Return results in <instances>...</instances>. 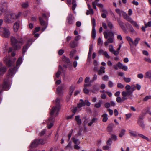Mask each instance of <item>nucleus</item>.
<instances>
[{
  "label": "nucleus",
  "mask_w": 151,
  "mask_h": 151,
  "mask_svg": "<svg viewBox=\"0 0 151 151\" xmlns=\"http://www.w3.org/2000/svg\"><path fill=\"white\" fill-rule=\"evenodd\" d=\"M60 99L58 97L55 101L56 106L53 107L51 111L50 115L51 116L49 119L47 123L48 127L49 129H50L53 125L54 119L53 115L55 113H56V115H58V112L60 108Z\"/></svg>",
  "instance_id": "nucleus-1"
},
{
  "label": "nucleus",
  "mask_w": 151,
  "mask_h": 151,
  "mask_svg": "<svg viewBox=\"0 0 151 151\" xmlns=\"http://www.w3.org/2000/svg\"><path fill=\"white\" fill-rule=\"evenodd\" d=\"M10 40L11 44L15 50L20 49L24 43L23 40L21 37L11 36Z\"/></svg>",
  "instance_id": "nucleus-2"
},
{
  "label": "nucleus",
  "mask_w": 151,
  "mask_h": 151,
  "mask_svg": "<svg viewBox=\"0 0 151 151\" xmlns=\"http://www.w3.org/2000/svg\"><path fill=\"white\" fill-rule=\"evenodd\" d=\"M21 15V13H19L17 14L15 13H11L6 14L4 17V20L7 23H11L13 22L15 19L19 17Z\"/></svg>",
  "instance_id": "nucleus-3"
},
{
  "label": "nucleus",
  "mask_w": 151,
  "mask_h": 151,
  "mask_svg": "<svg viewBox=\"0 0 151 151\" xmlns=\"http://www.w3.org/2000/svg\"><path fill=\"white\" fill-rule=\"evenodd\" d=\"M94 77H93V78L90 80V78L88 77H86L84 80L85 84L84 85V88L83 89L84 93L85 94H88L89 93L88 90L86 88V87H89L91 86L92 83H93L94 82Z\"/></svg>",
  "instance_id": "nucleus-4"
},
{
  "label": "nucleus",
  "mask_w": 151,
  "mask_h": 151,
  "mask_svg": "<svg viewBox=\"0 0 151 151\" xmlns=\"http://www.w3.org/2000/svg\"><path fill=\"white\" fill-rule=\"evenodd\" d=\"M126 38L130 46H132V45L136 46L140 40L139 38L137 37L134 41L129 36L126 37Z\"/></svg>",
  "instance_id": "nucleus-5"
},
{
  "label": "nucleus",
  "mask_w": 151,
  "mask_h": 151,
  "mask_svg": "<svg viewBox=\"0 0 151 151\" xmlns=\"http://www.w3.org/2000/svg\"><path fill=\"white\" fill-rule=\"evenodd\" d=\"M3 61L4 63L9 66L12 65L14 63V62L10 60L9 56L5 57L3 59Z\"/></svg>",
  "instance_id": "nucleus-6"
},
{
  "label": "nucleus",
  "mask_w": 151,
  "mask_h": 151,
  "mask_svg": "<svg viewBox=\"0 0 151 151\" xmlns=\"http://www.w3.org/2000/svg\"><path fill=\"white\" fill-rule=\"evenodd\" d=\"M32 43V40L29 39L28 40L27 43L23 46L22 49L23 54H24L26 52L27 49L29 47Z\"/></svg>",
  "instance_id": "nucleus-7"
},
{
  "label": "nucleus",
  "mask_w": 151,
  "mask_h": 151,
  "mask_svg": "<svg viewBox=\"0 0 151 151\" xmlns=\"http://www.w3.org/2000/svg\"><path fill=\"white\" fill-rule=\"evenodd\" d=\"M39 19L41 25L42 26H44V27L41 29V30L43 32L47 28L48 24L44 21L41 17H40Z\"/></svg>",
  "instance_id": "nucleus-8"
},
{
  "label": "nucleus",
  "mask_w": 151,
  "mask_h": 151,
  "mask_svg": "<svg viewBox=\"0 0 151 151\" xmlns=\"http://www.w3.org/2000/svg\"><path fill=\"white\" fill-rule=\"evenodd\" d=\"M3 30L2 33H3V36L5 37H8L10 35V32L9 31V29L4 28L0 29L1 30Z\"/></svg>",
  "instance_id": "nucleus-9"
},
{
  "label": "nucleus",
  "mask_w": 151,
  "mask_h": 151,
  "mask_svg": "<svg viewBox=\"0 0 151 151\" xmlns=\"http://www.w3.org/2000/svg\"><path fill=\"white\" fill-rule=\"evenodd\" d=\"M117 21L119 25L122 29L124 32H126L127 31V30L124 26V23L119 18L117 19Z\"/></svg>",
  "instance_id": "nucleus-10"
},
{
  "label": "nucleus",
  "mask_w": 151,
  "mask_h": 151,
  "mask_svg": "<svg viewBox=\"0 0 151 151\" xmlns=\"http://www.w3.org/2000/svg\"><path fill=\"white\" fill-rule=\"evenodd\" d=\"M7 70V68L3 65L1 63H0V75H3Z\"/></svg>",
  "instance_id": "nucleus-11"
},
{
  "label": "nucleus",
  "mask_w": 151,
  "mask_h": 151,
  "mask_svg": "<svg viewBox=\"0 0 151 151\" xmlns=\"http://www.w3.org/2000/svg\"><path fill=\"white\" fill-rule=\"evenodd\" d=\"M2 88L4 90H8L10 88L9 84L8 81H4L2 86Z\"/></svg>",
  "instance_id": "nucleus-12"
},
{
  "label": "nucleus",
  "mask_w": 151,
  "mask_h": 151,
  "mask_svg": "<svg viewBox=\"0 0 151 151\" xmlns=\"http://www.w3.org/2000/svg\"><path fill=\"white\" fill-rule=\"evenodd\" d=\"M104 35L105 38L107 39L108 36L110 37H114V33L112 31H109L107 32L105 31L104 32Z\"/></svg>",
  "instance_id": "nucleus-13"
},
{
  "label": "nucleus",
  "mask_w": 151,
  "mask_h": 151,
  "mask_svg": "<svg viewBox=\"0 0 151 151\" xmlns=\"http://www.w3.org/2000/svg\"><path fill=\"white\" fill-rule=\"evenodd\" d=\"M74 18L71 14H69L67 18V22L70 24H71L74 22Z\"/></svg>",
  "instance_id": "nucleus-14"
},
{
  "label": "nucleus",
  "mask_w": 151,
  "mask_h": 151,
  "mask_svg": "<svg viewBox=\"0 0 151 151\" xmlns=\"http://www.w3.org/2000/svg\"><path fill=\"white\" fill-rule=\"evenodd\" d=\"M15 67H14L13 68L11 67L9 70V76H12L15 74Z\"/></svg>",
  "instance_id": "nucleus-15"
},
{
  "label": "nucleus",
  "mask_w": 151,
  "mask_h": 151,
  "mask_svg": "<svg viewBox=\"0 0 151 151\" xmlns=\"http://www.w3.org/2000/svg\"><path fill=\"white\" fill-rule=\"evenodd\" d=\"M39 145V141L38 139L34 140L30 144V147L32 148H35L37 147Z\"/></svg>",
  "instance_id": "nucleus-16"
},
{
  "label": "nucleus",
  "mask_w": 151,
  "mask_h": 151,
  "mask_svg": "<svg viewBox=\"0 0 151 151\" xmlns=\"http://www.w3.org/2000/svg\"><path fill=\"white\" fill-rule=\"evenodd\" d=\"M19 22L17 21L14 24V32H17L19 28Z\"/></svg>",
  "instance_id": "nucleus-17"
},
{
  "label": "nucleus",
  "mask_w": 151,
  "mask_h": 151,
  "mask_svg": "<svg viewBox=\"0 0 151 151\" xmlns=\"http://www.w3.org/2000/svg\"><path fill=\"white\" fill-rule=\"evenodd\" d=\"M115 11L116 13L119 15L120 16H121L122 15L124 17V15L126 13V12H124L122 10H120L119 9H116Z\"/></svg>",
  "instance_id": "nucleus-18"
},
{
  "label": "nucleus",
  "mask_w": 151,
  "mask_h": 151,
  "mask_svg": "<svg viewBox=\"0 0 151 151\" xmlns=\"http://www.w3.org/2000/svg\"><path fill=\"white\" fill-rule=\"evenodd\" d=\"M128 131L131 136H133L134 137H137L138 135L136 132L130 129Z\"/></svg>",
  "instance_id": "nucleus-19"
},
{
  "label": "nucleus",
  "mask_w": 151,
  "mask_h": 151,
  "mask_svg": "<svg viewBox=\"0 0 151 151\" xmlns=\"http://www.w3.org/2000/svg\"><path fill=\"white\" fill-rule=\"evenodd\" d=\"M89 10L87 11L86 14L87 15L89 14H93L94 13L93 10L91 8L90 5L88 4Z\"/></svg>",
  "instance_id": "nucleus-20"
},
{
  "label": "nucleus",
  "mask_w": 151,
  "mask_h": 151,
  "mask_svg": "<svg viewBox=\"0 0 151 151\" xmlns=\"http://www.w3.org/2000/svg\"><path fill=\"white\" fill-rule=\"evenodd\" d=\"M132 92L130 91H123L122 93V96H129L132 94Z\"/></svg>",
  "instance_id": "nucleus-21"
},
{
  "label": "nucleus",
  "mask_w": 151,
  "mask_h": 151,
  "mask_svg": "<svg viewBox=\"0 0 151 151\" xmlns=\"http://www.w3.org/2000/svg\"><path fill=\"white\" fill-rule=\"evenodd\" d=\"M145 77L150 79L151 78V70H148L145 72Z\"/></svg>",
  "instance_id": "nucleus-22"
},
{
  "label": "nucleus",
  "mask_w": 151,
  "mask_h": 151,
  "mask_svg": "<svg viewBox=\"0 0 151 151\" xmlns=\"http://www.w3.org/2000/svg\"><path fill=\"white\" fill-rule=\"evenodd\" d=\"M124 18L128 21L129 22L131 23L133 21V20L131 18L128 16L127 14L126 13L123 17Z\"/></svg>",
  "instance_id": "nucleus-23"
},
{
  "label": "nucleus",
  "mask_w": 151,
  "mask_h": 151,
  "mask_svg": "<svg viewBox=\"0 0 151 151\" xmlns=\"http://www.w3.org/2000/svg\"><path fill=\"white\" fill-rule=\"evenodd\" d=\"M137 123L143 129H144L145 128V125L144 124L143 121L140 120H138Z\"/></svg>",
  "instance_id": "nucleus-24"
},
{
  "label": "nucleus",
  "mask_w": 151,
  "mask_h": 151,
  "mask_svg": "<svg viewBox=\"0 0 151 151\" xmlns=\"http://www.w3.org/2000/svg\"><path fill=\"white\" fill-rule=\"evenodd\" d=\"M92 37L93 38H94V19L93 18L92 19Z\"/></svg>",
  "instance_id": "nucleus-25"
},
{
  "label": "nucleus",
  "mask_w": 151,
  "mask_h": 151,
  "mask_svg": "<svg viewBox=\"0 0 151 151\" xmlns=\"http://www.w3.org/2000/svg\"><path fill=\"white\" fill-rule=\"evenodd\" d=\"M64 87V85L63 84H61L60 86L57 89V93H61Z\"/></svg>",
  "instance_id": "nucleus-26"
},
{
  "label": "nucleus",
  "mask_w": 151,
  "mask_h": 151,
  "mask_svg": "<svg viewBox=\"0 0 151 151\" xmlns=\"http://www.w3.org/2000/svg\"><path fill=\"white\" fill-rule=\"evenodd\" d=\"M105 68L104 67L101 66L100 68V70L98 71V74L99 75H101L105 72Z\"/></svg>",
  "instance_id": "nucleus-27"
},
{
  "label": "nucleus",
  "mask_w": 151,
  "mask_h": 151,
  "mask_svg": "<svg viewBox=\"0 0 151 151\" xmlns=\"http://www.w3.org/2000/svg\"><path fill=\"white\" fill-rule=\"evenodd\" d=\"M75 119L77 122V124L79 125H80L81 124V121L80 119L79 116H76L75 117Z\"/></svg>",
  "instance_id": "nucleus-28"
},
{
  "label": "nucleus",
  "mask_w": 151,
  "mask_h": 151,
  "mask_svg": "<svg viewBox=\"0 0 151 151\" xmlns=\"http://www.w3.org/2000/svg\"><path fill=\"white\" fill-rule=\"evenodd\" d=\"M102 11L103 13L101 14V16L102 18H105L106 17V14H108V12L105 9H103Z\"/></svg>",
  "instance_id": "nucleus-29"
},
{
  "label": "nucleus",
  "mask_w": 151,
  "mask_h": 151,
  "mask_svg": "<svg viewBox=\"0 0 151 151\" xmlns=\"http://www.w3.org/2000/svg\"><path fill=\"white\" fill-rule=\"evenodd\" d=\"M80 101H81V102L79 103L77 106L78 107L80 108L83 106H85V104L82 99H81Z\"/></svg>",
  "instance_id": "nucleus-30"
},
{
  "label": "nucleus",
  "mask_w": 151,
  "mask_h": 151,
  "mask_svg": "<svg viewBox=\"0 0 151 151\" xmlns=\"http://www.w3.org/2000/svg\"><path fill=\"white\" fill-rule=\"evenodd\" d=\"M107 116L108 115L106 113L103 114L102 115V117H103L102 121L103 122H105L107 121L108 119Z\"/></svg>",
  "instance_id": "nucleus-31"
},
{
  "label": "nucleus",
  "mask_w": 151,
  "mask_h": 151,
  "mask_svg": "<svg viewBox=\"0 0 151 151\" xmlns=\"http://www.w3.org/2000/svg\"><path fill=\"white\" fill-rule=\"evenodd\" d=\"M72 139L75 145H79L80 144V142L78 139H76L75 137H73Z\"/></svg>",
  "instance_id": "nucleus-32"
},
{
  "label": "nucleus",
  "mask_w": 151,
  "mask_h": 151,
  "mask_svg": "<svg viewBox=\"0 0 151 151\" xmlns=\"http://www.w3.org/2000/svg\"><path fill=\"white\" fill-rule=\"evenodd\" d=\"M76 2V0H72V4H73V6H72V9L73 11L75 10L77 6Z\"/></svg>",
  "instance_id": "nucleus-33"
},
{
  "label": "nucleus",
  "mask_w": 151,
  "mask_h": 151,
  "mask_svg": "<svg viewBox=\"0 0 151 151\" xmlns=\"http://www.w3.org/2000/svg\"><path fill=\"white\" fill-rule=\"evenodd\" d=\"M92 50V45H91L90 46L89 49V52L88 54V59L90 58L91 56V52Z\"/></svg>",
  "instance_id": "nucleus-34"
},
{
  "label": "nucleus",
  "mask_w": 151,
  "mask_h": 151,
  "mask_svg": "<svg viewBox=\"0 0 151 151\" xmlns=\"http://www.w3.org/2000/svg\"><path fill=\"white\" fill-rule=\"evenodd\" d=\"M62 60L63 61L67 63H70V62L69 58L65 56L63 57Z\"/></svg>",
  "instance_id": "nucleus-35"
},
{
  "label": "nucleus",
  "mask_w": 151,
  "mask_h": 151,
  "mask_svg": "<svg viewBox=\"0 0 151 151\" xmlns=\"http://www.w3.org/2000/svg\"><path fill=\"white\" fill-rule=\"evenodd\" d=\"M131 23L132 24L134 27H136L138 29H139V27L136 22L133 20Z\"/></svg>",
  "instance_id": "nucleus-36"
},
{
  "label": "nucleus",
  "mask_w": 151,
  "mask_h": 151,
  "mask_svg": "<svg viewBox=\"0 0 151 151\" xmlns=\"http://www.w3.org/2000/svg\"><path fill=\"white\" fill-rule=\"evenodd\" d=\"M22 63V58L21 57H19L16 63V65L17 67L19 66Z\"/></svg>",
  "instance_id": "nucleus-37"
},
{
  "label": "nucleus",
  "mask_w": 151,
  "mask_h": 151,
  "mask_svg": "<svg viewBox=\"0 0 151 151\" xmlns=\"http://www.w3.org/2000/svg\"><path fill=\"white\" fill-rule=\"evenodd\" d=\"M138 136L139 137H140L144 139H145L148 141H150V139H149L147 137L144 136L143 134H138Z\"/></svg>",
  "instance_id": "nucleus-38"
},
{
  "label": "nucleus",
  "mask_w": 151,
  "mask_h": 151,
  "mask_svg": "<svg viewBox=\"0 0 151 151\" xmlns=\"http://www.w3.org/2000/svg\"><path fill=\"white\" fill-rule=\"evenodd\" d=\"M77 45L76 43L74 41H72L70 43V46L72 48L75 47Z\"/></svg>",
  "instance_id": "nucleus-39"
},
{
  "label": "nucleus",
  "mask_w": 151,
  "mask_h": 151,
  "mask_svg": "<svg viewBox=\"0 0 151 151\" xmlns=\"http://www.w3.org/2000/svg\"><path fill=\"white\" fill-rule=\"evenodd\" d=\"M126 132V130L124 129H122L119 134V137H121L125 134V133Z\"/></svg>",
  "instance_id": "nucleus-40"
},
{
  "label": "nucleus",
  "mask_w": 151,
  "mask_h": 151,
  "mask_svg": "<svg viewBox=\"0 0 151 151\" xmlns=\"http://www.w3.org/2000/svg\"><path fill=\"white\" fill-rule=\"evenodd\" d=\"M102 103L101 100H99V101L95 104V107L99 108L101 106V104Z\"/></svg>",
  "instance_id": "nucleus-41"
},
{
  "label": "nucleus",
  "mask_w": 151,
  "mask_h": 151,
  "mask_svg": "<svg viewBox=\"0 0 151 151\" xmlns=\"http://www.w3.org/2000/svg\"><path fill=\"white\" fill-rule=\"evenodd\" d=\"M108 27L111 29H112L114 28V26L111 22H108L107 23Z\"/></svg>",
  "instance_id": "nucleus-42"
},
{
  "label": "nucleus",
  "mask_w": 151,
  "mask_h": 151,
  "mask_svg": "<svg viewBox=\"0 0 151 151\" xmlns=\"http://www.w3.org/2000/svg\"><path fill=\"white\" fill-rule=\"evenodd\" d=\"M22 6L23 8H27L29 6L28 3L27 2H25L23 3L22 4Z\"/></svg>",
  "instance_id": "nucleus-43"
},
{
  "label": "nucleus",
  "mask_w": 151,
  "mask_h": 151,
  "mask_svg": "<svg viewBox=\"0 0 151 151\" xmlns=\"http://www.w3.org/2000/svg\"><path fill=\"white\" fill-rule=\"evenodd\" d=\"M136 89V86L135 85L133 84L131 86V90L130 91H131L132 92V94L133 91H135Z\"/></svg>",
  "instance_id": "nucleus-44"
},
{
  "label": "nucleus",
  "mask_w": 151,
  "mask_h": 151,
  "mask_svg": "<svg viewBox=\"0 0 151 151\" xmlns=\"http://www.w3.org/2000/svg\"><path fill=\"white\" fill-rule=\"evenodd\" d=\"M124 86L120 83H118L117 87L119 88L123 89L124 88Z\"/></svg>",
  "instance_id": "nucleus-45"
},
{
  "label": "nucleus",
  "mask_w": 151,
  "mask_h": 151,
  "mask_svg": "<svg viewBox=\"0 0 151 151\" xmlns=\"http://www.w3.org/2000/svg\"><path fill=\"white\" fill-rule=\"evenodd\" d=\"M123 79L126 83H129L131 81V78H126L124 77H123Z\"/></svg>",
  "instance_id": "nucleus-46"
},
{
  "label": "nucleus",
  "mask_w": 151,
  "mask_h": 151,
  "mask_svg": "<svg viewBox=\"0 0 151 151\" xmlns=\"http://www.w3.org/2000/svg\"><path fill=\"white\" fill-rule=\"evenodd\" d=\"M114 37H110L108 39L107 41L110 43H112L114 42Z\"/></svg>",
  "instance_id": "nucleus-47"
},
{
  "label": "nucleus",
  "mask_w": 151,
  "mask_h": 151,
  "mask_svg": "<svg viewBox=\"0 0 151 151\" xmlns=\"http://www.w3.org/2000/svg\"><path fill=\"white\" fill-rule=\"evenodd\" d=\"M113 124L109 125L107 127V129L109 132H111L112 131Z\"/></svg>",
  "instance_id": "nucleus-48"
},
{
  "label": "nucleus",
  "mask_w": 151,
  "mask_h": 151,
  "mask_svg": "<svg viewBox=\"0 0 151 151\" xmlns=\"http://www.w3.org/2000/svg\"><path fill=\"white\" fill-rule=\"evenodd\" d=\"M116 100L119 103H121L123 101L122 98L120 97H117L116 99Z\"/></svg>",
  "instance_id": "nucleus-49"
},
{
  "label": "nucleus",
  "mask_w": 151,
  "mask_h": 151,
  "mask_svg": "<svg viewBox=\"0 0 151 151\" xmlns=\"http://www.w3.org/2000/svg\"><path fill=\"white\" fill-rule=\"evenodd\" d=\"M68 148H72V142H70L67 145V146L65 147V149H67Z\"/></svg>",
  "instance_id": "nucleus-50"
},
{
  "label": "nucleus",
  "mask_w": 151,
  "mask_h": 151,
  "mask_svg": "<svg viewBox=\"0 0 151 151\" xmlns=\"http://www.w3.org/2000/svg\"><path fill=\"white\" fill-rule=\"evenodd\" d=\"M145 25L146 26V27H151V21L147 23L145 22Z\"/></svg>",
  "instance_id": "nucleus-51"
},
{
  "label": "nucleus",
  "mask_w": 151,
  "mask_h": 151,
  "mask_svg": "<svg viewBox=\"0 0 151 151\" xmlns=\"http://www.w3.org/2000/svg\"><path fill=\"white\" fill-rule=\"evenodd\" d=\"M108 86L110 88H112L113 86L114 83L111 81H109L108 83Z\"/></svg>",
  "instance_id": "nucleus-52"
},
{
  "label": "nucleus",
  "mask_w": 151,
  "mask_h": 151,
  "mask_svg": "<svg viewBox=\"0 0 151 151\" xmlns=\"http://www.w3.org/2000/svg\"><path fill=\"white\" fill-rule=\"evenodd\" d=\"M61 72L60 70H58L56 73L55 77L56 78L59 77L60 75L61 74Z\"/></svg>",
  "instance_id": "nucleus-53"
},
{
  "label": "nucleus",
  "mask_w": 151,
  "mask_h": 151,
  "mask_svg": "<svg viewBox=\"0 0 151 151\" xmlns=\"http://www.w3.org/2000/svg\"><path fill=\"white\" fill-rule=\"evenodd\" d=\"M151 99V96L149 95L146 96L145 98H144L143 99V101H146L148 99Z\"/></svg>",
  "instance_id": "nucleus-54"
},
{
  "label": "nucleus",
  "mask_w": 151,
  "mask_h": 151,
  "mask_svg": "<svg viewBox=\"0 0 151 151\" xmlns=\"http://www.w3.org/2000/svg\"><path fill=\"white\" fill-rule=\"evenodd\" d=\"M123 65V64L120 62H119L117 64V66L120 69H122Z\"/></svg>",
  "instance_id": "nucleus-55"
},
{
  "label": "nucleus",
  "mask_w": 151,
  "mask_h": 151,
  "mask_svg": "<svg viewBox=\"0 0 151 151\" xmlns=\"http://www.w3.org/2000/svg\"><path fill=\"white\" fill-rule=\"evenodd\" d=\"M131 86L129 85H127L125 87V89L127 91H130L131 90Z\"/></svg>",
  "instance_id": "nucleus-56"
},
{
  "label": "nucleus",
  "mask_w": 151,
  "mask_h": 151,
  "mask_svg": "<svg viewBox=\"0 0 151 151\" xmlns=\"http://www.w3.org/2000/svg\"><path fill=\"white\" fill-rule=\"evenodd\" d=\"M144 60L145 61L151 64V59L150 58H144Z\"/></svg>",
  "instance_id": "nucleus-57"
},
{
  "label": "nucleus",
  "mask_w": 151,
  "mask_h": 151,
  "mask_svg": "<svg viewBox=\"0 0 151 151\" xmlns=\"http://www.w3.org/2000/svg\"><path fill=\"white\" fill-rule=\"evenodd\" d=\"M98 44L99 45H101L102 44V41L100 37L98 39Z\"/></svg>",
  "instance_id": "nucleus-58"
},
{
  "label": "nucleus",
  "mask_w": 151,
  "mask_h": 151,
  "mask_svg": "<svg viewBox=\"0 0 151 151\" xmlns=\"http://www.w3.org/2000/svg\"><path fill=\"white\" fill-rule=\"evenodd\" d=\"M111 137L113 140L116 141L117 140V137L115 135L112 134L111 136Z\"/></svg>",
  "instance_id": "nucleus-59"
},
{
  "label": "nucleus",
  "mask_w": 151,
  "mask_h": 151,
  "mask_svg": "<svg viewBox=\"0 0 151 151\" xmlns=\"http://www.w3.org/2000/svg\"><path fill=\"white\" fill-rule=\"evenodd\" d=\"M109 49L110 51L111 52H112L114 50L113 46L111 45L109 46Z\"/></svg>",
  "instance_id": "nucleus-60"
},
{
  "label": "nucleus",
  "mask_w": 151,
  "mask_h": 151,
  "mask_svg": "<svg viewBox=\"0 0 151 151\" xmlns=\"http://www.w3.org/2000/svg\"><path fill=\"white\" fill-rule=\"evenodd\" d=\"M75 53V51L73 50L70 53V58H72L73 55L74 53Z\"/></svg>",
  "instance_id": "nucleus-61"
},
{
  "label": "nucleus",
  "mask_w": 151,
  "mask_h": 151,
  "mask_svg": "<svg viewBox=\"0 0 151 151\" xmlns=\"http://www.w3.org/2000/svg\"><path fill=\"white\" fill-rule=\"evenodd\" d=\"M84 103L85 104V105L87 106H89L91 104V103L87 100H86Z\"/></svg>",
  "instance_id": "nucleus-62"
},
{
  "label": "nucleus",
  "mask_w": 151,
  "mask_h": 151,
  "mask_svg": "<svg viewBox=\"0 0 151 151\" xmlns=\"http://www.w3.org/2000/svg\"><path fill=\"white\" fill-rule=\"evenodd\" d=\"M109 78V77L107 75H105L102 78V79L105 81H107L108 80Z\"/></svg>",
  "instance_id": "nucleus-63"
},
{
  "label": "nucleus",
  "mask_w": 151,
  "mask_h": 151,
  "mask_svg": "<svg viewBox=\"0 0 151 151\" xmlns=\"http://www.w3.org/2000/svg\"><path fill=\"white\" fill-rule=\"evenodd\" d=\"M104 106L106 108H109L111 106L109 102H107L105 104Z\"/></svg>",
  "instance_id": "nucleus-64"
}]
</instances>
